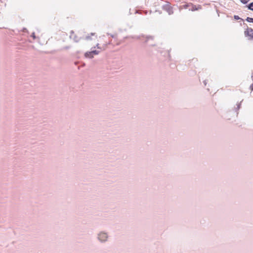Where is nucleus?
<instances>
[{
  "label": "nucleus",
  "instance_id": "nucleus-1",
  "mask_svg": "<svg viewBox=\"0 0 253 253\" xmlns=\"http://www.w3.org/2000/svg\"><path fill=\"white\" fill-rule=\"evenodd\" d=\"M97 238L100 242L104 243L107 241L108 235L107 233L104 231H101L97 234Z\"/></svg>",
  "mask_w": 253,
  "mask_h": 253
},
{
  "label": "nucleus",
  "instance_id": "nucleus-2",
  "mask_svg": "<svg viewBox=\"0 0 253 253\" xmlns=\"http://www.w3.org/2000/svg\"><path fill=\"white\" fill-rule=\"evenodd\" d=\"M99 53V51L97 50H92L90 51L86 52L84 54V56L86 58H92L94 55H97Z\"/></svg>",
  "mask_w": 253,
  "mask_h": 253
},
{
  "label": "nucleus",
  "instance_id": "nucleus-3",
  "mask_svg": "<svg viewBox=\"0 0 253 253\" xmlns=\"http://www.w3.org/2000/svg\"><path fill=\"white\" fill-rule=\"evenodd\" d=\"M244 34L245 37H249V39H253V29L251 28H247L245 31Z\"/></svg>",
  "mask_w": 253,
  "mask_h": 253
},
{
  "label": "nucleus",
  "instance_id": "nucleus-4",
  "mask_svg": "<svg viewBox=\"0 0 253 253\" xmlns=\"http://www.w3.org/2000/svg\"><path fill=\"white\" fill-rule=\"evenodd\" d=\"M164 10L166 11L169 15L173 14L172 7L169 4H166L162 6Z\"/></svg>",
  "mask_w": 253,
  "mask_h": 253
},
{
  "label": "nucleus",
  "instance_id": "nucleus-5",
  "mask_svg": "<svg viewBox=\"0 0 253 253\" xmlns=\"http://www.w3.org/2000/svg\"><path fill=\"white\" fill-rule=\"evenodd\" d=\"M69 38L71 39H73L75 42H78L81 39V38L78 37L74 34V32L73 31H71L70 32Z\"/></svg>",
  "mask_w": 253,
  "mask_h": 253
},
{
  "label": "nucleus",
  "instance_id": "nucleus-6",
  "mask_svg": "<svg viewBox=\"0 0 253 253\" xmlns=\"http://www.w3.org/2000/svg\"><path fill=\"white\" fill-rule=\"evenodd\" d=\"M247 6L248 9L253 11V2L249 3Z\"/></svg>",
  "mask_w": 253,
  "mask_h": 253
},
{
  "label": "nucleus",
  "instance_id": "nucleus-7",
  "mask_svg": "<svg viewBox=\"0 0 253 253\" xmlns=\"http://www.w3.org/2000/svg\"><path fill=\"white\" fill-rule=\"evenodd\" d=\"M246 21L248 22L253 23V18L248 17L246 19Z\"/></svg>",
  "mask_w": 253,
  "mask_h": 253
},
{
  "label": "nucleus",
  "instance_id": "nucleus-8",
  "mask_svg": "<svg viewBox=\"0 0 253 253\" xmlns=\"http://www.w3.org/2000/svg\"><path fill=\"white\" fill-rule=\"evenodd\" d=\"M241 102H242V101H241L240 103H239L237 104V108H235L236 111H237L238 110H239L240 109V108L241 107Z\"/></svg>",
  "mask_w": 253,
  "mask_h": 253
},
{
  "label": "nucleus",
  "instance_id": "nucleus-9",
  "mask_svg": "<svg viewBox=\"0 0 253 253\" xmlns=\"http://www.w3.org/2000/svg\"><path fill=\"white\" fill-rule=\"evenodd\" d=\"M71 48V46L70 45H68V46H64L63 47V48H61L60 50H67V49H69V48Z\"/></svg>",
  "mask_w": 253,
  "mask_h": 253
},
{
  "label": "nucleus",
  "instance_id": "nucleus-10",
  "mask_svg": "<svg viewBox=\"0 0 253 253\" xmlns=\"http://www.w3.org/2000/svg\"><path fill=\"white\" fill-rule=\"evenodd\" d=\"M234 18L235 19V20H241L242 21H243L244 20L242 18H241L238 15H234Z\"/></svg>",
  "mask_w": 253,
  "mask_h": 253
},
{
  "label": "nucleus",
  "instance_id": "nucleus-11",
  "mask_svg": "<svg viewBox=\"0 0 253 253\" xmlns=\"http://www.w3.org/2000/svg\"><path fill=\"white\" fill-rule=\"evenodd\" d=\"M243 4H247L250 0H240Z\"/></svg>",
  "mask_w": 253,
  "mask_h": 253
},
{
  "label": "nucleus",
  "instance_id": "nucleus-12",
  "mask_svg": "<svg viewBox=\"0 0 253 253\" xmlns=\"http://www.w3.org/2000/svg\"><path fill=\"white\" fill-rule=\"evenodd\" d=\"M153 37L152 36H147L146 37V40L145 41V42H147L149 39H153Z\"/></svg>",
  "mask_w": 253,
  "mask_h": 253
},
{
  "label": "nucleus",
  "instance_id": "nucleus-13",
  "mask_svg": "<svg viewBox=\"0 0 253 253\" xmlns=\"http://www.w3.org/2000/svg\"><path fill=\"white\" fill-rule=\"evenodd\" d=\"M31 37L34 39H36V35H35V34L34 32L32 33V35H31Z\"/></svg>",
  "mask_w": 253,
  "mask_h": 253
},
{
  "label": "nucleus",
  "instance_id": "nucleus-14",
  "mask_svg": "<svg viewBox=\"0 0 253 253\" xmlns=\"http://www.w3.org/2000/svg\"><path fill=\"white\" fill-rule=\"evenodd\" d=\"M85 39L86 40H91V38H90V36H86L85 38Z\"/></svg>",
  "mask_w": 253,
  "mask_h": 253
},
{
  "label": "nucleus",
  "instance_id": "nucleus-15",
  "mask_svg": "<svg viewBox=\"0 0 253 253\" xmlns=\"http://www.w3.org/2000/svg\"><path fill=\"white\" fill-rule=\"evenodd\" d=\"M189 4H185L183 5V7L185 8V9H186L188 7Z\"/></svg>",
  "mask_w": 253,
  "mask_h": 253
},
{
  "label": "nucleus",
  "instance_id": "nucleus-16",
  "mask_svg": "<svg viewBox=\"0 0 253 253\" xmlns=\"http://www.w3.org/2000/svg\"><path fill=\"white\" fill-rule=\"evenodd\" d=\"M250 88L251 90H253V83L251 85Z\"/></svg>",
  "mask_w": 253,
  "mask_h": 253
},
{
  "label": "nucleus",
  "instance_id": "nucleus-17",
  "mask_svg": "<svg viewBox=\"0 0 253 253\" xmlns=\"http://www.w3.org/2000/svg\"><path fill=\"white\" fill-rule=\"evenodd\" d=\"M99 43H97V44H96V47H97V48L100 49V47H99Z\"/></svg>",
  "mask_w": 253,
  "mask_h": 253
},
{
  "label": "nucleus",
  "instance_id": "nucleus-18",
  "mask_svg": "<svg viewBox=\"0 0 253 253\" xmlns=\"http://www.w3.org/2000/svg\"><path fill=\"white\" fill-rule=\"evenodd\" d=\"M204 84L205 85H206V84H207V80H205L204 81Z\"/></svg>",
  "mask_w": 253,
  "mask_h": 253
},
{
  "label": "nucleus",
  "instance_id": "nucleus-19",
  "mask_svg": "<svg viewBox=\"0 0 253 253\" xmlns=\"http://www.w3.org/2000/svg\"><path fill=\"white\" fill-rule=\"evenodd\" d=\"M197 10V9L195 7H193V8L191 9L192 11H194Z\"/></svg>",
  "mask_w": 253,
  "mask_h": 253
},
{
  "label": "nucleus",
  "instance_id": "nucleus-20",
  "mask_svg": "<svg viewBox=\"0 0 253 253\" xmlns=\"http://www.w3.org/2000/svg\"><path fill=\"white\" fill-rule=\"evenodd\" d=\"M251 78H252V80L253 81V72L252 74Z\"/></svg>",
  "mask_w": 253,
  "mask_h": 253
},
{
  "label": "nucleus",
  "instance_id": "nucleus-21",
  "mask_svg": "<svg viewBox=\"0 0 253 253\" xmlns=\"http://www.w3.org/2000/svg\"><path fill=\"white\" fill-rule=\"evenodd\" d=\"M90 35H91V36H94V35H95V33H91L90 34Z\"/></svg>",
  "mask_w": 253,
  "mask_h": 253
},
{
  "label": "nucleus",
  "instance_id": "nucleus-22",
  "mask_svg": "<svg viewBox=\"0 0 253 253\" xmlns=\"http://www.w3.org/2000/svg\"><path fill=\"white\" fill-rule=\"evenodd\" d=\"M111 36L112 38H114V37H115L114 35H111Z\"/></svg>",
  "mask_w": 253,
  "mask_h": 253
},
{
  "label": "nucleus",
  "instance_id": "nucleus-23",
  "mask_svg": "<svg viewBox=\"0 0 253 253\" xmlns=\"http://www.w3.org/2000/svg\"><path fill=\"white\" fill-rule=\"evenodd\" d=\"M23 31L25 32V31H27V29L24 28Z\"/></svg>",
  "mask_w": 253,
  "mask_h": 253
}]
</instances>
